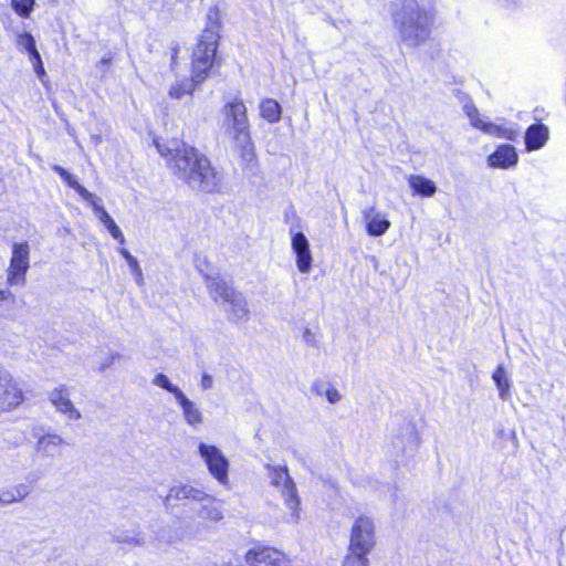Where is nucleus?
<instances>
[{
    "instance_id": "1",
    "label": "nucleus",
    "mask_w": 566,
    "mask_h": 566,
    "mask_svg": "<svg viewBox=\"0 0 566 566\" xmlns=\"http://www.w3.org/2000/svg\"><path fill=\"white\" fill-rule=\"evenodd\" d=\"M159 154L167 158L172 174L191 189L206 193H219L223 188V177L208 157L195 147L172 140L169 145L155 142Z\"/></svg>"
},
{
    "instance_id": "2",
    "label": "nucleus",
    "mask_w": 566,
    "mask_h": 566,
    "mask_svg": "<svg viewBox=\"0 0 566 566\" xmlns=\"http://www.w3.org/2000/svg\"><path fill=\"white\" fill-rule=\"evenodd\" d=\"M392 19L400 41L408 48H418L430 38L434 12L423 0H403Z\"/></svg>"
},
{
    "instance_id": "3",
    "label": "nucleus",
    "mask_w": 566,
    "mask_h": 566,
    "mask_svg": "<svg viewBox=\"0 0 566 566\" xmlns=\"http://www.w3.org/2000/svg\"><path fill=\"white\" fill-rule=\"evenodd\" d=\"M221 130L232 139L235 147L242 150V156H252V142L247 107L241 99L226 104L222 108Z\"/></svg>"
},
{
    "instance_id": "4",
    "label": "nucleus",
    "mask_w": 566,
    "mask_h": 566,
    "mask_svg": "<svg viewBox=\"0 0 566 566\" xmlns=\"http://www.w3.org/2000/svg\"><path fill=\"white\" fill-rule=\"evenodd\" d=\"M207 289L212 300L224 306L228 319L234 323L247 322L250 310L244 295L227 283L221 276H207Z\"/></svg>"
},
{
    "instance_id": "5",
    "label": "nucleus",
    "mask_w": 566,
    "mask_h": 566,
    "mask_svg": "<svg viewBox=\"0 0 566 566\" xmlns=\"http://www.w3.org/2000/svg\"><path fill=\"white\" fill-rule=\"evenodd\" d=\"M186 500L192 504L198 517L218 522L223 517L220 505L202 490L188 484L174 485L165 497L166 506H174L176 501Z\"/></svg>"
},
{
    "instance_id": "6",
    "label": "nucleus",
    "mask_w": 566,
    "mask_h": 566,
    "mask_svg": "<svg viewBox=\"0 0 566 566\" xmlns=\"http://www.w3.org/2000/svg\"><path fill=\"white\" fill-rule=\"evenodd\" d=\"M216 28H207L193 50L192 73L197 82H203L213 65L219 39Z\"/></svg>"
},
{
    "instance_id": "7",
    "label": "nucleus",
    "mask_w": 566,
    "mask_h": 566,
    "mask_svg": "<svg viewBox=\"0 0 566 566\" xmlns=\"http://www.w3.org/2000/svg\"><path fill=\"white\" fill-rule=\"evenodd\" d=\"M269 471V479L273 486L280 489L284 497L286 507L291 511V520L296 522L300 517V497L297 495L296 486L293 479L289 474V469L285 465H266Z\"/></svg>"
},
{
    "instance_id": "8",
    "label": "nucleus",
    "mask_w": 566,
    "mask_h": 566,
    "mask_svg": "<svg viewBox=\"0 0 566 566\" xmlns=\"http://www.w3.org/2000/svg\"><path fill=\"white\" fill-rule=\"evenodd\" d=\"M377 543L376 525L371 517L360 515L352 524L348 549L370 554Z\"/></svg>"
},
{
    "instance_id": "9",
    "label": "nucleus",
    "mask_w": 566,
    "mask_h": 566,
    "mask_svg": "<svg viewBox=\"0 0 566 566\" xmlns=\"http://www.w3.org/2000/svg\"><path fill=\"white\" fill-rule=\"evenodd\" d=\"M30 268V245L28 242H15L12 245L10 263L7 269V283L11 286L25 284V275Z\"/></svg>"
},
{
    "instance_id": "10",
    "label": "nucleus",
    "mask_w": 566,
    "mask_h": 566,
    "mask_svg": "<svg viewBox=\"0 0 566 566\" xmlns=\"http://www.w3.org/2000/svg\"><path fill=\"white\" fill-rule=\"evenodd\" d=\"M24 401V394L18 380L0 366V411H11Z\"/></svg>"
},
{
    "instance_id": "11",
    "label": "nucleus",
    "mask_w": 566,
    "mask_h": 566,
    "mask_svg": "<svg viewBox=\"0 0 566 566\" xmlns=\"http://www.w3.org/2000/svg\"><path fill=\"white\" fill-rule=\"evenodd\" d=\"M200 457L205 460L210 474L221 484L228 482L229 461L216 446L200 442Z\"/></svg>"
},
{
    "instance_id": "12",
    "label": "nucleus",
    "mask_w": 566,
    "mask_h": 566,
    "mask_svg": "<svg viewBox=\"0 0 566 566\" xmlns=\"http://www.w3.org/2000/svg\"><path fill=\"white\" fill-rule=\"evenodd\" d=\"M244 560L248 566H289L287 559L281 552L262 545L248 549Z\"/></svg>"
},
{
    "instance_id": "13",
    "label": "nucleus",
    "mask_w": 566,
    "mask_h": 566,
    "mask_svg": "<svg viewBox=\"0 0 566 566\" xmlns=\"http://www.w3.org/2000/svg\"><path fill=\"white\" fill-rule=\"evenodd\" d=\"M49 400L57 412L63 413L71 420H78L82 415L70 399V390L65 385H60L49 392Z\"/></svg>"
},
{
    "instance_id": "14",
    "label": "nucleus",
    "mask_w": 566,
    "mask_h": 566,
    "mask_svg": "<svg viewBox=\"0 0 566 566\" xmlns=\"http://www.w3.org/2000/svg\"><path fill=\"white\" fill-rule=\"evenodd\" d=\"M292 250L296 256V266L301 273H308L312 269L313 256L310 242L303 232L292 233Z\"/></svg>"
},
{
    "instance_id": "15",
    "label": "nucleus",
    "mask_w": 566,
    "mask_h": 566,
    "mask_svg": "<svg viewBox=\"0 0 566 566\" xmlns=\"http://www.w3.org/2000/svg\"><path fill=\"white\" fill-rule=\"evenodd\" d=\"M421 442L420 434L416 428V424L408 421L405 422L396 440L392 442L395 448H398L397 453L408 454L412 453Z\"/></svg>"
},
{
    "instance_id": "16",
    "label": "nucleus",
    "mask_w": 566,
    "mask_h": 566,
    "mask_svg": "<svg viewBox=\"0 0 566 566\" xmlns=\"http://www.w3.org/2000/svg\"><path fill=\"white\" fill-rule=\"evenodd\" d=\"M363 218L366 222L367 233L371 237H380L385 234L390 228V221L386 218V216L375 209V207H369L363 210Z\"/></svg>"
},
{
    "instance_id": "17",
    "label": "nucleus",
    "mask_w": 566,
    "mask_h": 566,
    "mask_svg": "<svg viewBox=\"0 0 566 566\" xmlns=\"http://www.w3.org/2000/svg\"><path fill=\"white\" fill-rule=\"evenodd\" d=\"M518 161V155L514 146L505 144L499 146L488 158L490 167L507 169L514 167Z\"/></svg>"
},
{
    "instance_id": "18",
    "label": "nucleus",
    "mask_w": 566,
    "mask_h": 566,
    "mask_svg": "<svg viewBox=\"0 0 566 566\" xmlns=\"http://www.w3.org/2000/svg\"><path fill=\"white\" fill-rule=\"evenodd\" d=\"M64 444L60 434L48 432L36 437L35 449L42 457L54 458L61 454Z\"/></svg>"
},
{
    "instance_id": "19",
    "label": "nucleus",
    "mask_w": 566,
    "mask_h": 566,
    "mask_svg": "<svg viewBox=\"0 0 566 566\" xmlns=\"http://www.w3.org/2000/svg\"><path fill=\"white\" fill-rule=\"evenodd\" d=\"M549 137L548 127L542 123L531 125L525 132V148L533 151L544 147Z\"/></svg>"
},
{
    "instance_id": "20",
    "label": "nucleus",
    "mask_w": 566,
    "mask_h": 566,
    "mask_svg": "<svg viewBox=\"0 0 566 566\" xmlns=\"http://www.w3.org/2000/svg\"><path fill=\"white\" fill-rule=\"evenodd\" d=\"M87 202L91 203L94 213L96 214L98 220L105 226L111 235L123 244L125 242V238L122 230L113 220V218L108 214V212L99 205V199L93 195V200H87Z\"/></svg>"
},
{
    "instance_id": "21",
    "label": "nucleus",
    "mask_w": 566,
    "mask_h": 566,
    "mask_svg": "<svg viewBox=\"0 0 566 566\" xmlns=\"http://www.w3.org/2000/svg\"><path fill=\"white\" fill-rule=\"evenodd\" d=\"M179 405L185 421L192 427H197L202 423L203 416L197 405L191 401L185 394L176 399Z\"/></svg>"
},
{
    "instance_id": "22",
    "label": "nucleus",
    "mask_w": 566,
    "mask_h": 566,
    "mask_svg": "<svg viewBox=\"0 0 566 566\" xmlns=\"http://www.w3.org/2000/svg\"><path fill=\"white\" fill-rule=\"evenodd\" d=\"M29 495V488L25 484H18L12 488L0 489V506L22 502Z\"/></svg>"
},
{
    "instance_id": "23",
    "label": "nucleus",
    "mask_w": 566,
    "mask_h": 566,
    "mask_svg": "<svg viewBox=\"0 0 566 566\" xmlns=\"http://www.w3.org/2000/svg\"><path fill=\"white\" fill-rule=\"evenodd\" d=\"M408 184L416 193L423 197H432L437 191L436 184L420 175H410L408 177Z\"/></svg>"
},
{
    "instance_id": "24",
    "label": "nucleus",
    "mask_w": 566,
    "mask_h": 566,
    "mask_svg": "<svg viewBox=\"0 0 566 566\" xmlns=\"http://www.w3.org/2000/svg\"><path fill=\"white\" fill-rule=\"evenodd\" d=\"M478 125L480 126V130L484 132L485 134H489V135H492L495 137H500V138H504L507 140L515 142L520 136L518 130H516L512 127L496 125V124L488 123V122L485 124L478 123Z\"/></svg>"
},
{
    "instance_id": "25",
    "label": "nucleus",
    "mask_w": 566,
    "mask_h": 566,
    "mask_svg": "<svg viewBox=\"0 0 566 566\" xmlns=\"http://www.w3.org/2000/svg\"><path fill=\"white\" fill-rule=\"evenodd\" d=\"M201 83L195 81V74L192 73L191 78H182L174 83L169 88V96L179 99L186 94H192L196 86Z\"/></svg>"
},
{
    "instance_id": "26",
    "label": "nucleus",
    "mask_w": 566,
    "mask_h": 566,
    "mask_svg": "<svg viewBox=\"0 0 566 566\" xmlns=\"http://www.w3.org/2000/svg\"><path fill=\"white\" fill-rule=\"evenodd\" d=\"M261 116L270 123H276L281 118V106L272 99H264L260 105Z\"/></svg>"
},
{
    "instance_id": "27",
    "label": "nucleus",
    "mask_w": 566,
    "mask_h": 566,
    "mask_svg": "<svg viewBox=\"0 0 566 566\" xmlns=\"http://www.w3.org/2000/svg\"><path fill=\"white\" fill-rule=\"evenodd\" d=\"M492 378L499 389L500 398L505 400L510 395L511 384H510V380L507 378V375H506L503 366H499L494 370Z\"/></svg>"
},
{
    "instance_id": "28",
    "label": "nucleus",
    "mask_w": 566,
    "mask_h": 566,
    "mask_svg": "<svg viewBox=\"0 0 566 566\" xmlns=\"http://www.w3.org/2000/svg\"><path fill=\"white\" fill-rule=\"evenodd\" d=\"M17 44L20 48L28 51V53L30 54V59L32 61H38L40 63V53L38 52V50L35 48L34 38L30 33L25 32V33L19 34L18 39H17Z\"/></svg>"
},
{
    "instance_id": "29",
    "label": "nucleus",
    "mask_w": 566,
    "mask_h": 566,
    "mask_svg": "<svg viewBox=\"0 0 566 566\" xmlns=\"http://www.w3.org/2000/svg\"><path fill=\"white\" fill-rule=\"evenodd\" d=\"M369 554L354 552L347 548L342 566H369Z\"/></svg>"
},
{
    "instance_id": "30",
    "label": "nucleus",
    "mask_w": 566,
    "mask_h": 566,
    "mask_svg": "<svg viewBox=\"0 0 566 566\" xmlns=\"http://www.w3.org/2000/svg\"><path fill=\"white\" fill-rule=\"evenodd\" d=\"M153 384L172 394L175 399L179 398L184 394L182 390L174 385L165 374H157L153 379Z\"/></svg>"
},
{
    "instance_id": "31",
    "label": "nucleus",
    "mask_w": 566,
    "mask_h": 566,
    "mask_svg": "<svg viewBox=\"0 0 566 566\" xmlns=\"http://www.w3.org/2000/svg\"><path fill=\"white\" fill-rule=\"evenodd\" d=\"M119 253L127 261L129 269L135 277L136 283L138 285H143L144 284L143 272H142V269H140L136 258H134L126 249H120Z\"/></svg>"
},
{
    "instance_id": "32",
    "label": "nucleus",
    "mask_w": 566,
    "mask_h": 566,
    "mask_svg": "<svg viewBox=\"0 0 566 566\" xmlns=\"http://www.w3.org/2000/svg\"><path fill=\"white\" fill-rule=\"evenodd\" d=\"M14 12L21 18H29L34 9L35 0H10Z\"/></svg>"
},
{
    "instance_id": "33",
    "label": "nucleus",
    "mask_w": 566,
    "mask_h": 566,
    "mask_svg": "<svg viewBox=\"0 0 566 566\" xmlns=\"http://www.w3.org/2000/svg\"><path fill=\"white\" fill-rule=\"evenodd\" d=\"M62 179L67 184L70 188L74 189L82 197V199L85 201L93 200V193L80 185L75 177L69 171H66V175H64Z\"/></svg>"
},
{
    "instance_id": "34",
    "label": "nucleus",
    "mask_w": 566,
    "mask_h": 566,
    "mask_svg": "<svg viewBox=\"0 0 566 566\" xmlns=\"http://www.w3.org/2000/svg\"><path fill=\"white\" fill-rule=\"evenodd\" d=\"M464 111H465L467 116L470 118L471 125L473 127L480 129V126L478 125V123H480V124L486 123L479 117V111L473 104H467L464 106Z\"/></svg>"
},
{
    "instance_id": "35",
    "label": "nucleus",
    "mask_w": 566,
    "mask_h": 566,
    "mask_svg": "<svg viewBox=\"0 0 566 566\" xmlns=\"http://www.w3.org/2000/svg\"><path fill=\"white\" fill-rule=\"evenodd\" d=\"M195 266L200 272V274H202V276L205 277V283L207 284V276H210L208 274L210 264L207 258L197 255L195 260Z\"/></svg>"
},
{
    "instance_id": "36",
    "label": "nucleus",
    "mask_w": 566,
    "mask_h": 566,
    "mask_svg": "<svg viewBox=\"0 0 566 566\" xmlns=\"http://www.w3.org/2000/svg\"><path fill=\"white\" fill-rule=\"evenodd\" d=\"M302 340L311 347L317 348L318 347V339L316 334L310 329L308 327H305L302 332Z\"/></svg>"
},
{
    "instance_id": "37",
    "label": "nucleus",
    "mask_w": 566,
    "mask_h": 566,
    "mask_svg": "<svg viewBox=\"0 0 566 566\" xmlns=\"http://www.w3.org/2000/svg\"><path fill=\"white\" fill-rule=\"evenodd\" d=\"M4 302L10 306H13L17 302L15 295L9 289L0 290V306Z\"/></svg>"
},
{
    "instance_id": "38",
    "label": "nucleus",
    "mask_w": 566,
    "mask_h": 566,
    "mask_svg": "<svg viewBox=\"0 0 566 566\" xmlns=\"http://www.w3.org/2000/svg\"><path fill=\"white\" fill-rule=\"evenodd\" d=\"M119 354L118 353H111V355L105 359L103 360L99 366H98V370L99 371H104L105 369H107L108 367H111L113 365V363L119 358Z\"/></svg>"
},
{
    "instance_id": "39",
    "label": "nucleus",
    "mask_w": 566,
    "mask_h": 566,
    "mask_svg": "<svg viewBox=\"0 0 566 566\" xmlns=\"http://www.w3.org/2000/svg\"><path fill=\"white\" fill-rule=\"evenodd\" d=\"M325 395L331 403H336L342 399L340 392L334 387L328 388Z\"/></svg>"
},
{
    "instance_id": "40",
    "label": "nucleus",
    "mask_w": 566,
    "mask_h": 566,
    "mask_svg": "<svg viewBox=\"0 0 566 566\" xmlns=\"http://www.w3.org/2000/svg\"><path fill=\"white\" fill-rule=\"evenodd\" d=\"M200 386L203 390H209L213 387V378L211 375L205 373L201 376Z\"/></svg>"
},
{
    "instance_id": "41",
    "label": "nucleus",
    "mask_w": 566,
    "mask_h": 566,
    "mask_svg": "<svg viewBox=\"0 0 566 566\" xmlns=\"http://www.w3.org/2000/svg\"><path fill=\"white\" fill-rule=\"evenodd\" d=\"M34 62H35V67H34L35 72L41 77L42 75L45 74L43 65H42V61L40 60V63L38 61H34Z\"/></svg>"
},
{
    "instance_id": "42",
    "label": "nucleus",
    "mask_w": 566,
    "mask_h": 566,
    "mask_svg": "<svg viewBox=\"0 0 566 566\" xmlns=\"http://www.w3.org/2000/svg\"><path fill=\"white\" fill-rule=\"evenodd\" d=\"M52 169H53L56 174H59V176H60L61 178H63V176H64V175H66V171H67L65 168H63V167H61V166H59V165H54V166H52Z\"/></svg>"
},
{
    "instance_id": "43",
    "label": "nucleus",
    "mask_w": 566,
    "mask_h": 566,
    "mask_svg": "<svg viewBox=\"0 0 566 566\" xmlns=\"http://www.w3.org/2000/svg\"><path fill=\"white\" fill-rule=\"evenodd\" d=\"M112 61V57L111 56H105L101 60L99 64L102 65H108Z\"/></svg>"
},
{
    "instance_id": "44",
    "label": "nucleus",
    "mask_w": 566,
    "mask_h": 566,
    "mask_svg": "<svg viewBox=\"0 0 566 566\" xmlns=\"http://www.w3.org/2000/svg\"><path fill=\"white\" fill-rule=\"evenodd\" d=\"M165 2L167 3V0H165Z\"/></svg>"
}]
</instances>
